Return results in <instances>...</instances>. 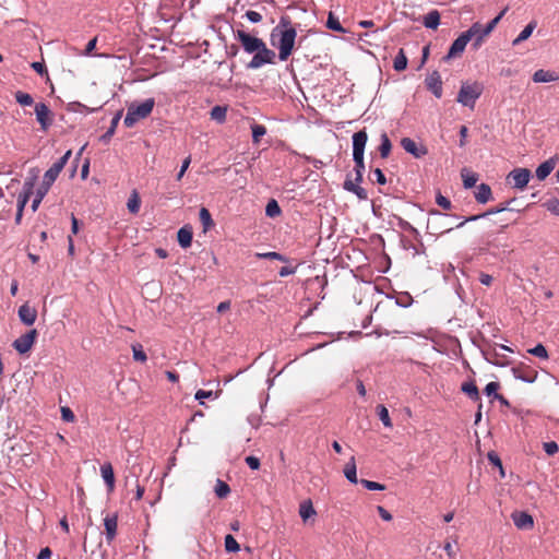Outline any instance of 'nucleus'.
I'll return each instance as SVG.
<instances>
[{
  "label": "nucleus",
  "mask_w": 559,
  "mask_h": 559,
  "mask_svg": "<svg viewBox=\"0 0 559 559\" xmlns=\"http://www.w3.org/2000/svg\"><path fill=\"white\" fill-rule=\"evenodd\" d=\"M235 38L241 44L245 52L253 55L246 67L247 69L257 70L266 64L275 63V51L267 48L266 44L261 38L252 36L243 29H237L235 32Z\"/></svg>",
  "instance_id": "1"
},
{
  "label": "nucleus",
  "mask_w": 559,
  "mask_h": 559,
  "mask_svg": "<svg viewBox=\"0 0 559 559\" xmlns=\"http://www.w3.org/2000/svg\"><path fill=\"white\" fill-rule=\"evenodd\" d=\"M297 37V31L288 16H282L270 35L271 45L278 49V59L286 61L292 55Z\"/></svg>",
  "instance_id": "2"
},
{
  "label": "nucleus",
  "mask_w": 559,
  "mask_h": 559,
  "mask_svg": "<svg viewBox=\"0 0 559 559\" xmlns=\"http://www.w3.org/2000/svg\"><path fill=\"white\" fill-rule=\"evenodd\" d=\"M72 152L69 150L64 153L62 157H60L58 160H56L44 174L43 181L40 186L37 188L35 198L32 202V211L36 212L40 202L45 198V195L48 193L50 187L58 178L59 174L64 168L66 164L68 163L69 158L71 157Z\"/></svg>",
  "instance_id": "3"
},
{
  "label": "nucleus",
  "mask_w": 559,
  "mask_h": 559,
  "mask_svg": "<svg viewBox=\"0 0 559 559\" xmlns=\"http://www.w3.org/2000/svg\"><path fill=\"white\" fill-rule=\"evenodd\" d=\"M368 140L366 130H360L353 135V160L355 163V181L360 183L365 171L364 153Z\"/></svg>",
  "instance_id": "4"
},
{
  "label": "nucleus",
  "mask_w": 559,
  "mask_h": 559,
  "mask_svg": "<svg viewBox=\"0 0 559 559\" xmlns=\"http://www.w3.org/2000/svg\"><path fill=\"white\" fill-rule=\"evenodd\" d=\"M155 106L154 98H147L142 103H132L128 107L123 123L127 128H132L139 120L145 119L151 115Z\"/></svg>",
  "instance_id": "5"
},
{
  "label": "nucleus",
  "mask_w": 559,
  "mask_h": 559,
  "mask_svg": "<svg viewBox=\"0 0 559 559\" xmlns=\"http://www.w3.org/2000/svg\"><path fill=\"white\" fill-rule=\"evenodd\" d=\"M484 91V86L481 83L475 82H463L459 94H457V103L461 105L473 109L475 107L476 100L481 96Z\"/></svg>",
  "instance_id": "6"
},
{
  "label": "nucleus",
  "mask_w": 559,
  "mask_h": 559,
  "mask_svg": "<svg viewBox=\"0 0 559 559\" xmlns=\"http://www.w3.org/2000/svg\"><path fill=\"white\" fill-rule=\"evenodd\" d=\"M504 352L512 353L513 350L507 345L496 344L491 349L485 350L483 354L489 364L504 367L509 364V359Z\"/></svg>",
  "instance_id": "7"
},
{
  "label": "nucleus",
  "mask_w": 559,
  "mask_h": 559,
  "mask_svg": "<svg viewBox=\"0 0 559 559\" xmlns=\"http://www.w3.org/2000/svg\"><path fill=\"white\" fill-rule=\"evenodd\" d=\"M531 177L532 173L528 168L519 167L508 174L507 180L512 185V188L523 190L528 185Z\"/></svg>",
  "instance_id": "8"
},
{
  "label": "nucleus",
  "mask_w": 559,
  "mask_h": 559,
  "mask_svg": "<svg viewBox=\"0 0 559 559\" xmlns=\"http://www.w3.org/2000/svg\"><path fill=\"white\" fill-rule=\"evenodd\" d=\"M36 337H37V331L35 329H32L31 331H28L25 334L17 337L13 342L12 346L19 354H21V355L26 354L33 347Z\"/></svg>",
  "instance_id": "9"
},
{
  "label": "nucleus",
  "mask_w": 559,
  "mask_h": 559,
  "mask_svg": "<svg viewBox=\"0 0 559 559\" xmlns=\"http://www.w3.org/2000/svg\"><path fill=\"white\" fill-rule=\"evenodd\" d=\"M36 120L40 124V129L45 132L53 122V114L45 103L35 105Z\"/></svg>",
  "instance_id": "10"
},
{
  "label": "nucleus",
  "mask_w": 559,
  "mask_h": 559,
  "mask_svg": "<svg viewBox=\"0 0 559 559\" xmlns=\"http://www.w3.org/2000/svg\"><path fill=\"white\" fill-rule=\"evenodd\" d=\"M468 41H471V39L465 32L460 34V36L452 43V45H451L447 56L443 58V60L449 61L453 58L461 56L464 52Z\"/></svg>",
  "instance_id": "11"
},
{
  "label": "nucleus",
  "mask_w": 559,
  "mask_h": 559,
  "mask_svg": "<svg viewBox=\"0 0 559 559\" xmlns=\"http://www.w3.org/2000/svg\"><path fill=\"white\" fill-rule=\"evenodd\" d=\"M401 146L415 158H421L428 153V150L424 144L417 143L411 138H403L401 140Z\"/></svg>",
  "instance_id": "12"
},
{
  "label": "nucleus",
  "mask_w": 559,
  "mask_h": 559,
  "mask_svg": "<svg viewBox=\"0 0 559 559\" xmlns=\"http://www.w3.org/2000/svg\"><path fill=\"white\" fill-rule=\"evenodd\" d=\"M469 39H474L473 46L475 49L479 48L485 39L488 36V33L485 32L484 25L479 22H475L472 26L465 31Z\"/></svg>",
  "instance_id": "13"
},
{
  "label": "nucleus",
  "mask_w": 559,
  "mask_h": 559,
  "mask_svg": "<svg viewBox=\"0 0 559 559\" xmlns=\"http://www.w3.org/2000/svg\"><path fill=\"white\" fill-rule=\"evenodd\" d=\"M426 87L437 97H442V80L439 72L433 71L425 80Z\"/></svg>",
  "instance_id": "14"
},
{
  "label": "nucleus",
  "mask_w": 559,
  "mask_h": 559,
  "mask_svg": "<svg viewBox=\"0 0 559 559\" xmlns=\"http://www.w3.org/2000/svg\"><path fill=\"white\" fill-rule=\"evenodd\" d=\"M513 200L511 201H508V202H504V203H501L500 205L496 206V207H492V209H489L488 211H486L485 213L483 214H479V215H473V216H469V217H466L464 221H462L456 227L457 228H461L463 227L467 222H475V221H478L480 218H484V217H487L489 215H492V214H498V213H501V212H504L507 210H509V204L512 202Z\"/></svg>",
  "instance_id": "15"
},
{
  "label": "nucleus",
  "mask_w": 559,
  "mask_h": 559,
  "mask_svg": "<svg viewBox=\"0 0 559 559\" xmlns=\"http://www.w3.org/2000/svg\"><path fill=\"white\" fill-rule=\"evenodd\" d=\"M17 314H19V318L20 320L25 324V325H33L36 321V318H37V311L35 308L31 307L29 305L27 304H24L22 305L20 308H19V311H17Z\"/></svg>",
  "instance_id": "16"
},
{
  "label": "nucleus",
  "mask_w": 559,
  "mask_h": 559,
  "mask_svg": "<svg viewBox=\"0 0 559 559\" xmlns=\"http://www.w3.org/2000/svg\"><path fill=\"white\" fill-rule=\"evenodd\" d=\"M512 520L514 525L520 530H528L534 525L532 515L526 512H514L512 513Z\"/></svg>",
  "instance_id": "17"
},
{
  "label": "nucleus",
  "mask_w": 559,
  "mask_h": 559,
  "mask_svg": "<svg viewBox=\"0 0 559 559\" xmlns=\"http://www.w3.org/2000/svg\"><path fill=\"white\" fill-rule=\"evenodd\" d=\"M533 81L535 83H550L559 80V74L555 71L539 69L534 72Z\"/></svg>",
  "instance_id": "18"
},
{
  "label": "nucleus",
  "mask_w": 559,
  "mask_h": 559,
  "mask_svg": "<svg viewBox=\"0 0 559 559\" xmlns=\"http://www.w3.org/2000/svg\"><path fill=\"white\" fill-rule=\"evenodd\" d=\"M555 166H556V160L554 158H549V159L545 160L544 163H542L536 168V171H535L537 179L540 181L545 180L550 175V173L554 170Z\"/></svg>",
  "instance_id": "19"
},
{
  "label": "nucleus",
  "mask_w": 559,
  "mask_h": 559,
  "mask_svg": "<svg viewBox=\"0 0 559 559\" xmlns=\"http://www.w3.org/2000/svg\"><path fill=\"white\" fill-rule=\"evenodd\" d=\"M100 474H102V477H103L105 484L108 487V490L112 491L114 487H115V474H114V469H112L111 464L110 463H104L100 466Z\"/></svg>",
  "instance_id": "20"
},
{
  "label": "nucleus",
  "mask_w": 559,
  "mask_h": 559,
  "mask_svg": "<svg viewBox=\"0 0 559 559\" xmlns=\"http://www.w3.org/2000/svg\"><path fill=\"white\" fill-rule=\"evenodd\" d=\"M491 189L487 183H480L475 191V199L478 203L485 204L491 199Z\"/></svg>",
  "instance_id": "21"
},
{
  "label": "nucleus",
  "mask_w": 559,
  "mask_h": 559,
  "mask_svg": "<svg viewBox=\"0 0 559 559\" xmlns=\"http://www.w3.org/2000/svg\"><path fill=\"white\" fill-rule=\"evenodd\" d=\"M106 540L111 543L117 534V516H107L104 520Z\"/></svg>",
  "instance_id": "22"
},
{
  "label": "nucleus",
  "mask_w": 559,
  "mask_h": 559,
  "mask_svg": "<svg viewBox=\"0 0 559 559\" xmlns=\"http://www.w3.org/2000/svg\"><path fill=\"white\" fill-rule=\"evenodd\" d=\"M344 476L352 484H357L358 483L357 467H356V463H355V457L354 456H352L350 460L346 463V465L344 467Z\"/></svg>",
  "instance_id": "23"
},
{
  "label": "nucleus",
  "mask_w": 559,
  "mask_h": 559,
  "mask_svg": "<svg viewBox=\"0 0 559 559\" xmlns=\"http://www.w3.org/2000/svg\"><path fill=\"white\" fill-rule=\"evenodd\" d=\"M423 24L427 28L436 29L440 24V13L437 10L428 12L424 16Z\"/></svg>",
  "instance_id": "24"
},
{
  "label": "nucleus",
  "mask_w": 559,
  "mask_h": 559,
  "mask_svg": "<svg viewBox=\"0 0 559 559\" xmlns=\"http://www.w3.org/2000/svg\"><path fill=\"white\" fill-rule=\"evenodd\" d=\"M177 240L182 248H188L192 242V230L187 227H181L177 233Z\"/></svg>",
  "instance_id": "25"
},
{
  "label": "nucleus",
  "mask_w": 559,
  "mask_h": 559,
  "mask_svg": "<svg viewBox=\"0 0 559 559\" xmlns=\"http://www.w3.org/2000/svg\"><path fill=\"white\" fill-rule=\"evenodd\" d=\"M121 118V111H118L115 117L111 119L110 127L108 130L100 136V141L104 143H108L111 139V136L115 134L117 126Z\"/></svg>",
  "instance_id": "26"
},
{
  "label": "nucleus",
  "mask_w": 559,
  "mask_h": 559,
  "mask_svg": "<svg viewBox=\"0 0 559 559\" xmlns=\"http://www.w3.org/2000/svg\"><path fill=\"white\" fill-rule=\"evenodd\" d=\"M461 390L474 402L479 401V392L476 384L473 381L464 382Z\"/></svg>",
  "instance_id": "27"
},
{
  "label": "nucleus",
  "mask_w": 559,
  "mask_h": 559,
  "mask_svg": "<svg viewBox=\"0 0 559 559\" xmlns=\"http://www.w3.org/2000/svg\"><path fill=\"white\" fill-rule=\"evenodd\" d=\"M32 193H33V183L25 182L24 188H23V193H21L17 199V209H21L22 211H24V207H25L26 203L28 202V199Z\"/></svg>",
  "instance_id": "28"
},
{
  "label": "nucleus",
  "mask_w": 559,
  "mask_h": 559,
  "mask_svg": "<svg viewBox=\"0 0 559 559\" xmlns=\"http://www.w3.org/2000/svg\"><path fill=\"white\" fill-rule=\"evenodd\" d=\"M536 27V23L535 22H530L522 31L521 33L518 35V37L515 39H513L512 41V45L513 46H518L519 44H521L522 41L526 40L533 33V31L535 29Z\"/></svg>",
  "instance_id": "29"
},
{
  "label": "nucleus",
  "mask_w": 559,
  "mask_h": 559,
  "mask_svg": "<svg viewBox=\"0 0 559 559\" xmlns=\"http://www.w3.org/2000/svg\"><path fill=\"white\" fill-rule=\"evenodd\" d=\"M141 206V200L136 190H133L127 202V207L130 213L138 214Z\"/></svg>",
  "instance_id": "30"
},
{
  "label": "nucleus",
  "mask_w": 559,
  "mask_h": 559,
  "mask_svg": "<svg viewBox=\"0 0 559 559\" xmlns=\"http://www.w3.org/2000/svg\"><path fill=\"white\" fill-rule=\"evenodd\" d=\"M299 515L304 521H307L311 516L316 515V510L310 500L304 501L299 507Z\"/></svg>",
  "instance_id": "31"
},
{
  "label": "nucleus",
  "mask_w": 559,
  "mask_h": 559,
  "mask_svg": "<svg viewBox=\"0 0 559 559\" xmlns=\"http://www.w3.org/2000/svg\"><path fill=\"white\" fill-rule=\"evenodd\" d=\"M381 143L379 146V153L382 158H386L390 155L392 144L386 133L381 134Z\"/></svg>",
  "instance_id": "32"
},
{
  "label": "nucleus",
  "mask_w": 559,
  "mask_h": 559,
  "mask_svg": "<svg viewBox=\"0 0 559 559\" xmlns=\"http://www.w3.org/2000/svg\"><path fill=\"white\" fill-rule=\"evenodd\" d=\"M407 67V57L403 49H400L393 61V68L395 71H403Z\"/></svg>",
  "instance_id": "33"
},
{
  "label": "nucleus",
  "mask_w": 559,
  "mask_h": 559,
  "mask_svg": "<svg viewBox=\"0 0 559 559\" xmlns=\"http://www.w3.org/2000/svg\"><path fill=\"white\" fill-rule=\"evenodd\" d=\"M200 221L203 225L204 231L209 230L211 227L214 226V222L212 219L211 213L207 209L201 207L199 213Z\"/></svg>",
  "instance_id": "34"
},
{
  "label": "nucleus",
  "mask_w": 559,
  "mask_h": 559,
  "mask_svg": "<svg viewBox=\"0 0 559 559\" xmlns=\"http://www.w3.org/2000/svg\"><path fill=\"white\" fill-rule=\"evenodd\" d=\"M227 108L223 106H214L211 109V118L219 123H223L226 120Z\"/></svg>",
  "instance_id": "35"
},
{
  "label": "nucleus",
  "mask_w": 559,
  "mask_h": 559,
  "mask_svg": "<svg viewBox=\"0 0 559 559\" xmlns=\"http://www.w3.org/2000/svg\"><path fill=\"white\" fill-rule=\"evenodd\" d=\"M462 178H463V185H464L465 189L473 188L478 180V176L476 174L469 173L466 169H463Z\"/></svg>",
  "instance_id": "36"
},
{
  "label": "nucleus",
  "mask_w": 559,
  "mask_h": 559,
  "mask_svg": "<svg viewBox=\"0 0 559 559\" xmlns=\"http://www.w3.org/2000/svg\"><path fill=\"white\" fill-rule=\"evenodd\" d=\"M255 257L258 259H263V260H278V261H282V262H287V258L278 252H275V251H270V252H258L255 253Z\"/></svg>",
  "instance_id": "37"
},
{
  "label": "nucleus",
  "mask_w": 559,
  "mask_h": 559,
  "mask_svg": "<svg viewBox=\"0 0 559 559\" xmlns=\"http://www.w3.org/2000/svg\"><path fill=\"white\" fill-rule=\"evenodd\" d=\"M377 411H378V416H379L380 420L382 421L383 426L391 428L392 421H391L388 408L384 405H379L377 407Z\"/></svg>",
  "instance_id": "38"
},
{
  "label": "nucleus",
  "mask_w": 559,
  "mask_h": 559,
  "mask_svg": "<svg viewBox=\"0 0 559 559\" xmlns=\"http://www.w3.org/2000/svg\"><path fill=\"white\" fill-rule=\"evenodd\" d=\"M513 376L515 379L521 380L526 383H533L536 380V374H530L527 372H524L518 368L512 369Z\"/></svg>",
  "instance_id": "39"
},
{
  "label": "nucleus",
  "mask_w": 559,
  "mask_h": 559,
  "mask_svg": "<svg viewBox=\"0 0 559 559\" xmlns=\"http://www.w3.org/2000/svg\"><path fill=\"white\" fill-rule=\"evenodd\" d=\"M252 141L259 143L261 138L266 133V128L263 124L254 123L251 126Z\"/></svg>",
  "instance_id": "40"
},
{
  "label": "nucleus",
  "mask_w": 559,
  "mask_h": 559,
  "mask_svg": "<svg viewBox=\"0 0 559 559\" xmlns=\"http://www.w3.org/2000/svg\"><path fill=\"white\" fill-rule=\"evenodd\" d=\"M281 207L278 205V203L276 202V200H270L266 204V207H265V214L266 216L269 217H276L281 214Z\"/></svg>",
  "instance_id": "41"
},
{
  "label": "nucleus",
  "mask_w": 559,
  "mask_h": 559,
  "mask_svg": "<svg viewBox=\"0 0 559 559\" xmlns=\"http://www.w3.org/2000/svg\"><path fill=\"white\" fill-rule=\"evenodd\" d=\"M498 389L499 383L492 381L485 386L484 391L487 396H492L495 400H503V396L497 393Z\"/></svg>",
  "instance_id": "42"
},
{
  "label": "nucleus",
  "mask_w": 559,
  "mask_h": 559,
  "mask_svg": "<svg viewBox=\"0 0 559 559\" xmlns=\"http://www.w3.org/2000/svg\"><path fill=\"white\" fill-rule=\"evenodd\" d=\"M230 492L229 486L221 479H217L215 485V493L218 498H226Z\"/></svg>",
  "instance_id": "43"
},
{
  "label": "nucleus",
  "mask_w": 559,
  "mask_h": 559,
  "mask_svg": "<svg viewBox=\"0 0 559 559\" xmlns=\"http://www.w3.org/2000/svg\"><path fill=\"white\" fill-rule=\"evenodd\" d=\"M326 27L335 32L345 33V29L341 25L338 19L335 17L332 13H330L328 16Z\"/></svg>",
  "instance_id": "44"
},
{
  "label": "nucleus",
  "mask_w": 559,
  "mask_h": 559,
  "mask_svg": "<svg viewBox=\"0 0 559 559\" xmlns=\"http://www.w3.org/2000/svg\"><path fill=\"white\" fill-rule=\"evenodd\" d=\"M15 100L21 106H31L34 103L33 97L28 93H24V92H21V91L15 93Z\"/></svg>",
  "instance_id": "45"
},
{
  "label": "nucleus",
  "mask_w": 559,
  "mask_h": 559,
  "mask_svg": "<svg viewBox=\"0 0 559 559\" xmlns=\"http://www.w3.org/2000/svg\"><path fill=\"white\" fill-rule=\"evenodd\" d=\"M225 549L227 552H237L240 550V546L233 535L225 536Z\"/></svg>",
  "instance_id": "46"
},
{
  "label": "nucleus",
  "mask_w": 559,
  "mask_h": 559,
  "mask_svg": "<svg viewBox=\"0 0 559 559\" xmlns=\"http://www.w3.org/2000/svg\"><path fill=\"white\" fill-rule=\"evenodd\" d=\"M132 354H133V359L136 361L145 362L147 359L142 345L139 343L132 345Z\"/></svg>",
  "instance_id": "47"
},
{
  "label": "nucleus",
  "mask_w": 559,
  "mask_h": 559,
  "mask_svg": "<svg viewBox=\"0 0 559 559\" xmlns=\"http://www.w3.org/2000/svg\"><path fill=\"white\" fill-rule=\"evenodd\" d=\"M394 218L396 219V226L399 228H401L402 230L412 233L414 235L418 234L417 229L412 224H409L407 221L403 219L400 216H394Z\"/></svg>",
  "instance_id": "48"
},
{
  "label": "nucleus",
  "mask_w": 559,
  "mask_h": 559,
  "mask_svg": "<svg viewBox=\"0 0 559 559\" xmlns=\"http://www.w3.org/2000/svg\"><path fill=\"white\" fill-rule=\"evenodd\" d=\"M527 352L531 355H533L535 357H538V358H542V359H547L548 358L547 349H546V347L543 344H537L533 348H530Z\"/></svg>",
  "instance_id": "49"
},
{
  "label": "nucleus",
  "mask_w": 559,
  "mask_h": 559,
  "mask_svg": "<svg viewBox=\"0 0 559 559\" xmlns=\"http://www.w3.org/2000/svg\"><path fill=\"white\" fill-rule=\"evenodd\" d=\"M360 484L368 490H372V491H376V490H384L385 489V486L380 484V483H377V481H372V480H368V479H360Z\"/></svg>",
  "instance_id": "50"
},
{
  "label": "nucleus",
  "mask_w": 559,
  "mask_h": 559,
  "mask_svg": "<svg viewBox=\"0 0 559 559\" xmlns=\"http://www.w3.org/2000/svg\"><path fill=\"white\" fill-rule=\"evenodd\" d=\"M507 12V9L502 10L495 19H492L490 22H488L486 25H484L485 32L488 33V35L495 29L499 21L502 19L504 13Z\"/></svg>",
  "instance_id": "51"
},
{
  "label": "nucleus",
  "mask_w": 559,
  "mask_h": 559,
  "mask_svg": "<svg viewBox=\"0 0 559 559\" xmlns=\"http://www.w3.org/2000/svg\"><path fill=\"white\" fill-rule=\"evenodd\" d=\"M413 298L408 293H403L396 298V305L402 308H407L412 305Z\"/></svg>",
  "instance_id": "52"
},
{
  "label": "nucleus",
  "mask_w": 559,
  "mask_h": 559,
  "mask_svg": "<svg viewBox=\"0 0 559 559\" xmlns=\"http://www.w3.org/2000/svg\"><path fill=\"white\" fill-rule=\"evenodd\" d=\"M544 451L547 455L552 456L559 451V445L555 441H548L543 444Z\"/></svg>",
  "instance_id": "53"
},
{
  "label": "nucleus",
  "mask_w": 559,
  "mask_h": 559,
  "mask_svg": "<svg viewBox=\"0 0 559 559\" xmlns=\"http://www.w3.org/2000/svg\"><path fill=\"white\" fill-rule=\"evenodd\" d=\"M70 107H71V110L73 111H78V112H85V114H90V112H93L95 111L96 109H92V108H88L87 106L79 103V102H74V103H71L70 104Z\"/></svg>",
  "instance_id": "54"
},
{
  "label": "nucleus",
  "mask_w": 559,
  "mask_h": 559,
  "mask_svg": "<svg viewBox=\"0 0 559 559\" xmlns=\"http://www.w3.org/2000/svg\"><path fill=\"white\" fill-rule=\"evenodd\" d=\"M488 460H489V462H490L492 465H495V466L499 467L500 473H501V475L503 476L504 472H503V467H502L501 460H500V457L498 456V454H497V453H495V452H489V453H488Z\"/></svg>",
  "instance_id": "55"
},
{
  "label": "nucleus",
  "mask_w": 559,
  "mask_h": 559,
  "mask_svg": "<svg viewBox=\"0 0 559 559\" xmlns=\"http://www.w3.org/2000/svg\"><path fill=\"white\" fill-rule=\"evenodd\" d=\"M436 202L443 210H450L451 205H452L451 201L447 197L442 195L441 193L437 194Z\"/></svg>",
  "instance_id": "56"
},
{
  "label": "nucleus",
  "mask_w": 559,
  "mask_h": 559,
  "mask_svg": "<svg viewBox=\"0 0 559 559\" xmlns=\"http://www.w3.org/2000/svg\"><path fill=\"white\" fill-rule=\"evenodd\" d=\"M245 16L250 21L251 23H260L262 21V15L257 11H247Z\"/></svg>",
  "instance_id": "57"
},
{
  "label": "nucleus",
  "mask_w": 559,
  "mask_h": 559,
  "mask_svg": "<svg viewBox=\"0 0 559 559\" xmlns=\"http://www.w3.org/2000/svg\"><path fill=\"white\" fill-rule=\"evenodd\" d=\"M61 418L64 421L72 423L75 418L73 412L69 407L61 408Z\"/></svg>",
  "instance_id": "58"
},
{
  "label": "nucleus",
  "mask_w": 559,
  "mask_h": 559,
  "mask_svg": "<svg viewBox=\"0 0 559 559\" xmlns=\"http://www.w3.org/2000/svg\"><path fill=\"white\" fill-rule=\"evenodd\" d=\"M546 207L550 213L559 216V200H551L547 202Z\"/></svg>",
  "instance_id": "59"
},
{
  "label": "nucleus",
  "mask_w": 559,
  "mask_h": 559,
  "mask_svg": "<svg viewBox=\"0 0 559 559\" xmlns=\"http://www.w3.org/2000/svg\"><path fill=\"white\" fill-rule=\"evenodd\" d=\"M246 463L251 469H258L260 467V460L253 455L247 456Z\"/></svg>",
  "instance_id": "60"
},
{
  "label": "nucleus",
  "mask_w": 559,
  "mask_h": 559,
  "mask_svg": "<svg viewBox=\"0 0 559 559\" xmlns=\"http://www.w3.org/2000/svg\"><path fill=\"white\" fill-rule=\"evenodd\" d=\"M460 142H459V145L460 147H464L466 145V138H467V134H468V129L466 126H462L460 128Z\"/></svg>",
  "instance_id": "61"
},
{
  "label": "nucleus",
  "mask_w": 559,
  "mask_h": 559,
  "mask_svg": "<svg viewBox=\"0 0 559 559\" xmlns=\"http://www.w3.org/2000/svg\"><path fill=\"white\" fill-rule=\"evenodd\" d=\"M190 163H191V157L190 156H188L187 158L183 159L182 165L180 167V170H179V173L177 175V180H180L183 177L185 173L187 171V169L190 166Z\"/></svg>",
  "instance_id": "62"
},
{
  "label": "nucleus",
  "mask_w": 559,
  "mask_h": 559,
  "mask_svg": "<svg viewBox=\"0 0 559 559\" xmlns=\"http://www.w3.org/2000/svg\"><path fill=\"white\" fill-rule=\"evenodd\" d=\"M32 69L36 71L39 75L47 74V69L43 62L35 61L31 64Z\"/></svg>",
  "instance_id": "63"
},
{
  "label": "nucleus",
  "mask_w": 559,
  "mask_h": 559,
  "mask_svg": "<svg viewBox=\"0 0 559 559\" xmlns=\"http://www.w3.org/2000/svg\"><path fill=\"white\" fill-rule=\"evenodd\" d=\"M358 182H354L352 179L347 178L345 181H344V185H343V188L344 190L348 191V192H354L356 190V188L358 187Z\"/></svg>",
  "instance_id": "64"
}]
</instances>
